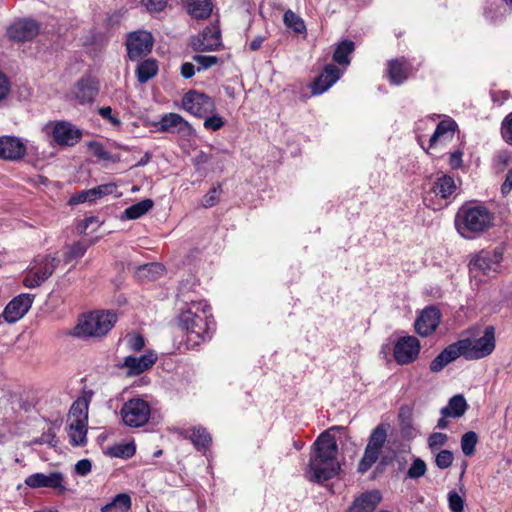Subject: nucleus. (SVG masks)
Listing matches in <instances>:
<instances>
[{
  "mask_svg": "<svg viewBox=\"0 0 512 512\" xmlns=\"http://www.w3.org/2000/svg\"><path fill=\"white\" fill-rule=\"evenodd\" d=\"M387 431L388 426L386 424H379L372 430L364 454L358 464L357 471L359 473H366L376 463L386 443Z\"/></svg>",
  "mask_w": 512,
  "mask_h": 512,
  "instance_id": "nucleus-6",
  "label": "nucleus"
},
{
  "mask_svg": "<svg viewBox=\"0 0 512 512\" xmlns=\"http://www.w3.org/2000/svg\"><path fill=\"white\" fill-rule=\"evenodd\" d=\"M195 66L190 62H185L181 65V75L185 79H189L195 74Z\"/></svg>",
  "mask_w": 512,
  "mask_h": 512,
  "instance_id": "nucleus-59",
  "label": "nucleus"
},
{
  "mask_svg": "<svg viewBox=\"0 0 512 512\" xmlns=\"http://www.w3.org/2000/svg\"><path fill=\"white\" fill-rule=\"evenodd\" d=\"M461 356L467 360H478L490 355L495 349V329L487 326L482 337L471 340L461 339L456 342Z\"/></svg>",
  "mask_w": 512,
  "mask_h": 512,
  "instance_id": "nucleus-5",
  "label": "nucleus"
},
{
  "mask_svg": "<svg viewBox=\"0 0 512 512\" xmlns=\"http://www.w3.org/2000/svg\"><path fill=\"white\" fill-rule=\"evenodd\" d=\"M63 475L60 472H52L49 475L44 473H35L25 479V484L31 488H61Z\"/></svg>",
  "mask_w": 512,
  "mask_h": 512,
  "instance_id": "nucleus-21",
  "label": "nucleus"
},
{
  "mask_svg": "<svg viewBox=\"0 0 512 512\" xmlns=\"http://www.w3.org/2000/svg\"><path fill=\"white\" fill-rule=\"evenodd\" d=\"M183 435L189 438L198 450H206L212 441L210 434L203 427H194L190 431H185Z\"/></svg>",
  "mask_w": 512,
  "mask_h": 512,
  "instance_id": "nucleus-29",
  "label": "nucleus"
},
{
  "mask_svg": "<svg viewBox=\"0 0 512 512\" xmlns=\"http://www.w3.org/2000/svg\"><path fill=\"white\" fill-rule=\"evenodd\" d=\"M457 190L454 179L446 174L440 175L436 178L433 186V192L436 196L447 199L455 194Z\"/></svg>",
  "mask_w": 512,
  "mask_h": 512,
  "instance_id": "nucleus-28",
  "label": "nucleus"
},
{
  "mask_svg": "<svg viewBox=\"0 0 512 512\" xmlns=\"http://www.w3.org/2000/svg\"><path fill=\"white\" fill-rule=\"evenodd\" d=\"M410 67L405 59H394L388 63V77L392 84L400 85L409 76Z\"/></svg>",
  "mask_w": 512,
  "mask_h": 512,
  "instance_id": "nucleus-26",
  "label": "nucleus"
},
{
  "mask_svg": "<svg viewBox=\"0 0 512 512\" xmlns=\"http://www.w3.org/2000/svg\"><path fill=\"white\" fill-rule=\"evenodd\" d=\"M88 190L90 193L91 200L92 202H94L103 196L112 194L116 190V185L113 183L102 184Z\"/></svg>",
  "mask_w": 512,
  "mask_h": 512,
  "instance_id": "nucleus-44",
  "label": "nucleus"
},
{
  "mask_svg": "<svg viewBox=\"0 0 512 512\" xmlns=\"http://www.w3.org/2000/svg\"><path fill=\"white\" fill-rule=\"evenodd\" d=\"M220 45V32L215 28H205L200 36L192 42L195 51H213Z\"/></svg>",
  "mask_w": 512,
  "mask_h": 512,
  "instance_id": "nucleus-22",
  "label": "nucleus"
},
{
  "mask_svg": "<svg viewBox=\"0 0 512 512\" xmlns=\"http://www.w3.org/2000/svg\"><path fill=\"white\" fill-rule=\"evenodd\" d=\"M478 437L473 431L466 432L461 438V448L466 456H472L475 453V446L477 444Z\"/></svg>",
  "mask_w": 512,
  "mask_h": 512,
  "instance_id": "nucleus-41",
  "label": "nucleus"
},
{
  "mask_svg": "<svg viewBox=\"0 0 512 512\" xmlns=\"http://www.w3.org/2000/svg\"><path fill=\"white\" fill-rule=\"evenodd\" d=\"M284 24L293 29L297 33H301L305 30L304 21L293 11L287 10L283 16Z\"/></svg>",
  "mask_w": 512,
  "mask_h": 512,
  "instance_id": "nucleus-40",
  "label": "nucleus"
},
{
  "mask_svg": "<svg viewBox=\"0 0 512 512\" xmlns=\"http://www.w3.org/2000/svg\"><path fill=\"white\" fill-rule=\"evenodd\" d=\"M193 61L197 63L198 66L196 70L200 72L218 64L219 58L212 55H194Z\"/></svg>",
  "mask_w": 512,
  "mask_h": 512,
  "instance_id": "nucleus-43",
  "label": "nucleus"
},
{
  "mask_svg": "<svg viewBox=\"0 0 512 512\" xmlns=\"http://www.w3.org/2000/svg\"><path fill=\"white\" fill-rule=\"evenodd\" d=\"M92 468L91 461L88 459H81L75 465V472L78 475L85 476L87 475Z\"/></svg>",
  "mask_w": 512,
  "mask_h": 512,
  "instance_id": "nucleus-57",
  "label": "nucleus"
},
{
  "mask_svg": "<svg viewBox=\"0 0 512 512\" xmlns=\"http://www.w3.org/2000/svg\"><path fill=\"white\" fill-rule=\"evenodd\" d=\"M313 452L305 470V478L321 483L337 475L340 463L337 460L338 446L335 437L328 431L320 434L313 445Z\"/></svg>",
  "mask_w": 512,
  "mask_h": 512,
  "instance_id": "nucleus-1",
  "label": "nucleus"
},
{
  "mask_svg": "<svg viewBox=\"0 0 512 512\" xmlns=\"http://www.w3.org/2000/svg\"><path fill=\"white\" fill-rule=\"evenodd\" d=\"M11 90V84L6 75L0 72V103L5 100Z\"/></svg>",
  "mask_w": 512,
  "mask_h": 512,
  "instance_id": "nucleus-55",
  "label": "nucleus"
},
{
  "mask_svg": "<svg viewBox=\"0 0 512 512\" xmlns=\"http://www.w3.org/2000/svg\"><path fill=\"white\" fill-rule=\"evenodd\" d=\"M160 132L176 133L183 139H190L195 135L192 125L180 114H164L158 122Z\"/></svg>",
  "mask_w": 512,
  "mask_h": 512,
  "instance_id": "nucleus-12",
  "label": "nucleus"
},
{
  "mask_svg": "<svg viewBox=\"0 0 512 512\" xmlns=\"http://www.w3.org/2000/svg\"><path fill=\"white\" fill-rule=\"evenodd\" d=\"M150 404L139 397L129 399L120 409L123 424L130 428H139L146 425L150 419Z\"/></svg>",
  "mask_w": 512,
  "mask_h": 512,
  "instance_id": "nucleus-7",
  "label": "nucleus"
},
{
  "mask_svg": "<svg viewBox=\"0 0 512 512\" xmlns=\"http://www.w3.org/2000/svg\"><path fill=\"white\" fill-rule=\"evenodd\" d=\"M213 10L211 0H188L187 11L195 19L208 18Z\"/></svg>",
  "mask_w": 512,
  "mask_h": 512,
  "instance_id": "nucleus-30",
  "label": "nucleus"
},
{
  "mask_svg": "<svg viewBox=\"0 0 512 512\" xmlns=\"http://www.w3.org/2000/svg\"><path fill=\"white\" fill-rule=\"evenodd\" d=\"M99 114L114 126H119L121 124L120 119L112 115V108L110 106L100 108Z\"/></svg>",
  "mask_w": 512,
  "mask_h": 512,
  "instance_id": "nucleus-56",
  "label": "nucleus"
},
{
  "mask_svg": "<svg viewBox=\"0 0 512 512\" xmlns=\"http://www.w3.org/2000/svg\"><path fill=\"white\" fill-rule=\"evenodd\" d=\"M493 220V214L486 206L466 203L456 214L455 226L462 237L472 239L488 230Z\"/></svg>",
  "mask_w": 512,
  "mask_h": 512,
  "instance_id": "nucleus-3",
  "label": "nucleus"
},
{
  "mask_svg": "<svg viewBox=\"0 0 512 512\" xmlns=\"http://www.w3.org/2000/svg\"><path fill=\"white\" fill-rule=\"evenodd\" d=\"M449 163L453 168L460 167L462 163V153L460 151L453 152L450 155Z\"/></svg>",
  "mask_w": 512,
  "mask_h": 512,
  "instance_id": "nucleus-61",
  "label": "nucleus"
},
{
  "mask_svg": "<svg viewBox=\"0 0 512 512\" xmlns=\"http://www.w3.org/2000/svg\"><path fill=\"white\" fill-rule=\"evenodd\" d=\"M33 444H48L51 447H55L58 443L56 438V434L53 429H48V431L42 433V435L38 438L32 440Z\"/></svg>",
  "mask_w": 512,
  "mask_h": 512,
  "instance_id": "nucleus-51",
  "label": "nucleus"
},
{
  "mask_svg": "<svg viewBox=\"0 0 512 512\" xmlns=\"http://www.w3.org/2000/svg\"><path fill=\"white\" fill-rule=\"evenodd\" d=\"M26 154L24 143L17 137H0V158L4 160L17 161Z\"/></svg>",
  "mask_w": 512,
  "mask_h": 512,
  "instance_id": "nucleus-19",
  "label": "nucleus"
},
{
  "mask_svg": "<svg viewBox=\"0 0 512 512\" xmlns=\"http://www.w3.org/2000/svg\"><path fill=\"white\" fill-rule=\"evenodd\" d=\"M88 148L93 155H95L99 159L107 160L110 158L109 153L106 151L104 146L99 143L92 141L88 144Z\"/></svg>",
  "mask_w": 512,
  "mask_h": 512,
  "instance_id": "nucleus-54",
  "label": "nucleus"
},
{
  "mask_svg": "<svg viewBox=\"0 0 512 512\" xmlns=\"http://www.w3.org/2000/svg\"><path fill=\"white\" fill-rule=\"evenodd\" d=\"M126 341L128 348L136 352L140 351L145 345L143 336L139 334H128Z\"/></svg>",
  "mask_w": 512,
  "mask_h": 512,
  "instance_id": "nucleus-53",
  "label": "nucleus"
},
{
  "mask_svg": "<svg viewBox=\"0 0 512 512\" xmlns=\"http://www.w3.org/2000/svg\"><path fill=\"white\" fill-rule=\"evenodd\" d=\"M182 107L185 111L198 118H204L216 111L214 100L210 96L196 90H190L185 93L182 98Z\"/></svg>",
  "mask_w": 512,
  "mask_h": 512,
  "instance_id": "nucleus-9",
  "label": "nucleus"
},
{
  "mask_svg": "<svg viewBox=\"0 0 512 512\" xmlns=\"http://www.w3.org/2000/svg\"><path fill=\"white\" fill-rule=\"evenodd\" d=\"M204 118L205 120L203 126L207 130L218 131L225 125L224 118L215 112L210 113L208 116Z\"/></svg>",
  "mask_w": 512,
  "mask_h": 512,
  "instance_id": "nucleus-42",
  "label": "nucleus"
},
{
  "mask_svg": "<svg viewBox=\"0 0 512 512\" xmlns=\"http://www.w3.org/2000/svg\"><path fill=\"white\" fill-rule=\"evenodd\" d=\"M222 192L221 185L212 187L202 198L201 204L205 208H210L216 205L219 200V196Z\"/></svg>",
  "mask_w": 512,
  "mask_h": 512,
  "instance_id": "nucleus-45",
  "label": "nucleus"
},
{
  "mask_svg": "<svg viewBox=\"0 0 512 512\" xmlns=\"http://www.w3.org/2000/svg\"><path fill=\"white\" fill-rule=\"evenodd\" d=\"M340 78V70L333 64L325 66L323 72L314 80L311 88L313 94H322Z\"/></svg>",
  "mask_w": 512,
  "mask_h": 512,
  "instance_id": "nucleus-20",
  "label": "nucleus"
},
{
  "mask_svg": "<svg viewBox=\"0 0 512 512\" xmlns=\"http://www.w3.org/2000/svg\"><path fill=\"white\" fill-rule=\"evenodd\" d=\"M453 454L449 450H441L437 453L435 463L439 469H447L453 463Z\"/></svg>",
  "mask_w": 512,
  "mask_h": 512,
  "instance_id": "nucleus-50",
  "label": "nucleus"
},
{
  "mask_svg": "<svg viewBox=\"0 0 512 512\" xmlns=\"http://www.w3.org/2000/svg\"><path fill=\"white\" fill-rule=\"evenodd\" d=\"M401 433L404 437L408 438H413L416 435L415 429L409 423L402 424Z\"/></svg>",
  "mask_w": 512,
  "mask_h": 512,
  "instance_id": "nucleus-62",
  "label": "nucleus"
},
{
  "mask_svg": "<svg viewBox=\"0 0 512 512\" xmlns=\"http://www.w3.org/2000/svg\"><path fill=\"white\" fill-rule=\"evenodd\" d=\"M512 190V168L507 172L506 179L504 183L501 185V192L504 195H507Z\"/></svg>",
  "mask_w": 512,
  "mask_h": 512,
  "instance_id": "nucleus-60",
  "label": "nucleus"
},
{
  "mask_svg": "<svg viewBox=\"0 0 512 512\" xmlns=\"http://www.w3.org/2000/svg\"><path fill=\"white\" fill-rule=\"evenodd\" d=\"M426 463L420 459L416 458L407 471V476L411 479H417L422 477L426 473Z\"/></svg>",
  "mask_w": 512,
  "mask_h": 512,
  "instance_id": "nucleus-46",
  "label": "nucleus"
},
{
  "mask_svg": "<svg viewBox=\"0 0 512 512\" xmlns=\"http://www.w3.org/2000/svg\"><path fill=\"white\" fill-rule=\"evenodd\" d=\"M502 259L503 252L501 249L482 250L470 260V271H478L487 276L494 275L498 273Z\"/></svg>",
  "mask_w": 512,
  "mask_h": 512,
  "instance_id": "nucleus-10",
  "label": "nucleus"
},
{
  "mask_svg": "<svg viewBox=\"0 0 512 512\" xmlns=\"http://www.w3.org/2000/svg\"><path fill=\"white\" fill-rule=\"evenodd\" d=\"M59 260L51 256H37L23 279L27 288H36L45 282L58 266Z\"/></svg>",
  "mask_w": 512,
  "mask_h": 512,
  "instance_id": "nucleus-8",
  "label": "nucleus"
},
{
  "mask_svg": "<svg viewBox=\"0 0 512 512\" xmlns=\"http://www.w3.org/2000/svg\"><path fill=\"white\" fill-rule=\"evenodd\" d=\"M99 91V82L93 77L81 78L75 87V96L80 103L92 102Z\"/></svg>",
  "mask_w": 512,
  "mask_h": 512,
  "instance_id": "nucleus-23",
  "label": "nucleus"
},
{
  "mask_svg": "<svg viewBox=\"0 0 512 512\" xmlns=\"http://www.w3.org/2000/svg\"><path fill=\"white\" fill-rule=\"evenodd\" d=\"M467 410V402L462 395H455L450 400L447 406L441 409V415L444 417H460Z\"/></svg>",
  "mask_w": 512,
  "mask_h": 512,
  "instance_id": "nucleus-31",
  "label": "nucleus"
},
{
  "mask_svg": "<svg viewBox=\"0 0 512 512\" xmlns=\"http://www.w3.org/2000/svg\"><path fill=\"white\" fill-rule=\"evenodd\" d=\"M39 33V25L32 19H20L12 23L7 29L10 40L24 42L33 39Z\"/></svg>",
  "mask_w": 512,
  "mask_h": 512,
  "instance_id": "nucleus-17",
  "label": "nucleus"
},
{
  "mask_svg": "<svg viewBox=\"0 0 512 512\" xmlns=\"http://www.w3.org/2000/svg\"><path fill=\"white\" fill-rule=\"evenodd\" d=\"M460 350L455 343L447 346L435 359L430 363V371L433 373H438L443 370L445 366L449 363L455 361L458 357H460Z\"/></svg>",
  "mask_w": 512,
  "mask_h": 512,
  "instance_id": "nucleus-25",
  "label": "nucleus"
},
{
  "mask_svg": "<svg viewBox=\"0 0 512 512\" xmlns=\"http://www.w3.org/2000/svg\"><path fill=\"white\" fill-rule=\"evenodd\" d=\"M209 160H210V156H209L208 154H206L205 152L200 151V152L195 156V158L193 159V163H194L195 165H201V164H205V163H207Z\"/></svg>",
  "mask_w": 512,
  "mask_h": 512,
  "instance_id": "nucleus-63",
  "label": "nucleus"
},
{
  "mask_svg": "<svg viewBox=\"0 0 512 512\" xmlns=\"http://www.w3.org/2000/svg\"><path fill=\"white\" fill-rule=\"evenodd\" d=\"M153 201L151 199H144L136 204H133L126 208L122 215L121 219H127V220H135L140 217H142L144 214H146L149 210L153 208Z\"/></svg>",
  "mask_w": 512,
  "mask_h": 512,
  "instance_id": "nucleus-32",
  "label": "nucleus"
},
{
  "mask_svg": "<svg viewBox=\"0 0 512 512\" xmlns=\"http://www.w3.org/2000/svg\"><path fill=\"white\" fill-rule=\"evenodd\" d=\"M440 319L441 313L438 308L434 306L426 307L415 321L416 333L422 337L431 335L439 326Z\"/></svg>",
  "mask_w": 512,
  "mask_h": 512,
  "instance_id": "nucleus-16",
  "label": "nucleus"
},
{
  "mask_svg": "<svg viewBox=\"0 0 512 512\" xmlns=\"http://www.w3.org/2000/svg\"><path fill=\"white\" fill-rule=\"evenodd\" d=\"M70 418L74 421H88V402L83 399H77L70 408Z\"/></svg>",
  "mask_w": 512,
  "mask_h": 512,
  "instance_id": "nucleus-38",
  "label": "nucleus"
},
{
  "mask_svg": "<svg viewBox=\"0 0 512 512\" xmlns=\"http://www.w3.org/2000/svg\"><path fill=\"white\" fill-rule=\"evenodd\" d=\"M50 134L53 141L60 146H74L82 137L81 131L67 121H59L52 124Z\"/></svg>",
  "mask_w": 512,
  "mask_h": 512,
  "instance_id": "nucleus-15",
  "label": "nucleus"
},
{
  "mask_svg": "<svg viewBox=\"0 0 512 512\" xmlns=\"http://www.w3.org/2000/svg\"><path fill=\"white\" fill-rule=\"evenodd\" d=\"M34 301V295L22 293L14 297L5 307L2 317L7 323H16L29 311Z\"/></svg>",
  "mask_w": 512,
  "mask_h": 512,
  "instance_id": "nucleus-14",
  "label": "nucleus"
},
{
  "mask_svg": "<svg viewBox=\"0 0 512 512\" xmlns=\"http://www.w3.org/2000/svg\"><path fill=\"white\" fill-rule=\"evenodd\" d=\"M456 126V122L450 118L439 122L430 138V147H433L437 142H446L451 140Z\"/></svg>",
  "mask_w": 512,
  "mask_h": 512,
  "instance_id": "nucleus-27",
  "label": "nucleus"
},
{
  "mask_svg": "<svg viewBox=\"0 0 512 512\" xmlns=\"http://www.w3.org/2000/svg\"><path fill=\"white\" fill-rule=\"evenodd\" d=\"M87 421L71 420L69 425L70 442L74 446L84 445L86 442Z\"/></svg>",
  "mask_w": 512,
  "mask_h": 512,
  "instance_id": "nucleus-34",
  "label": "nucleus"
},
{
  "mask_svg": "<svg viewBox=\"0 0 512 512\" xmlns=\"http://www.w3.org/2000/svg\"><path fill=\"white\" fill-rule=\"evenodd\" d=\"M87 248L88 245L81 241L73 243L72 245H67L64 248V261L69 263L75 259L81 258L85 254Z\"/></svg>",
  "mask_w": 512,
  "mask_h": 512,
  "instance_id": "nucleus-37",
  "label": "nucleus"
},
{
  "mask_svg": "<svg viewBox=\"0 0 512 512\" xmlns=\"http://www.w3.org/2000/svg\"><path fill=\"white\" fill-rule=\"evenodd\" d=\"M420 349V341L415 336L400 337L394 345V359L399 365L410 364L418 358Z\"/></svg>",
  "mask_w": 512,
  "mask_h": 512,
  "instance_id": "nucleus-11",
  "label": "nucleus"
},
{
  "mask_svg": "<svg viewBox=\"0 0 512 512\" xmlns=\"http://www.w3.org/2000/svg\"><path fill=\"white\" fill-rule=\"evenodd\" d=\"M146 8L149 12H160L166 5L168 0H131Z\"/></svg>",
  "mask_w": 512,
  "mask_h": 512,
  "instance_id": "nucleus-48",
  "label": "nucleus"
},
{
  "mask_svg": "<svg viewBox=\"0 0 512 512\" xmlns=\"http://www.w3.org/2000/svg\"><path fill=\"white\" fill-rule=\"evenodd\" d=\"M179 325L187 333V346L195 348L211 339L215 323L205 301H192L179 315Z\"/></svg>",
  "mask_w": 512,
  "mask_h": 512,
  "instance_id": "nucleus-2",
  "label": "nucleus"
},
{
  "mask_svg": "<svg viewBox=\"0 0 512 512\" xmlns=\"http://www.w3.org/2000/svg\"><path fill=\"white\" fill-rule=\"evenodd\" d=\"M158 72V64L154 59H146L140 62L136 68V76L140 83H146Z\"/></svg>",
  "mask_w": 512,
  "mask_h": 512,
  "instance_id": "nucleus-35",
  "label": "nucleus"
},
{
  "mask_svg": "<svg viewBox=\"0 0 512 512\" xmlns=\"http://www.w3.org/2000/svg\"><path fill=\"white\" fill-rule=\"evenodd\" d=\"M354 51V42L344 40L340 42L333 54V60L339 65H348L350 63L349 55Z\"/></svg>",
  "mask_w": 512,
  "mask_h": 512,
  "instance_id": "nucleus-36",
  "label": "nucleus"
},
{
  "mask_svg": "<svg viewBox=\"0 0 512 512\" xmlns=\"http://www.w3.org/2000/svg\"><path fill=\"white\" fill-rule=\"evenodd\" d=\"M381 501V494L374 490L363 493L349 508L348 512H374Z\"/></svg>",
  "mask_w": 512,
  "mask_h": 512,
  "instance_id": "nucleus-24",
  "label": "nucleus"
},
{
  "mask_svg": "<svg viewBox=\"0 0 512 512\" xmlns=\"http://www.w3.org/2000/svg\"><path fill=\"white\" fill-rule=\"evenodd\" d=\"M135 445L133 443H122L111 446L107 449V454L115 458H130L135 454Z\"/></svg>",
  "mask_w": 512,
  "mask_h": 512,
  "instance_id": "nucleus-39",
  "label": "nucleus"
},
{
  "mask_svg": "<svg viewBox=\"0 0 512 512\" xmlns=\"http://www.w3.org/2000/svg\"><path fill=\"white\" fill-rule=\"evenodd\" d=\"M117 316L111 311H94L79 319L73 335L79 338L103 337L114 326Z\"/></svg>",
  "mask_w": 512,
  "mask_h": 512,
  "instance_id": "nucleus-4",
  "label": "nucleus"
},
{
  "mask_svg": "<svg viewBox=\"0 0 512 512\" xmlns=\"http://www.w3.org/2000/svg\"><path fill=\"white\" fill-rule=\"evenodd\" d=\"M448 503L451 512H464V500L457 492L448 494Z\"/></svg>",
  "mask_w": 512,
  "mask_h": 512,
  "instance_id": "nucleus-52",
  "label": "nucleus"
},
{
  "mask_svg": "<svg viewBox=\"0 0 512 512\" xmlns=\"http://www.w3.org/2000/svg\"><path fill=\"white\" fill-rule=\"evenodd\" d=\"M264 40H265V38H264L263 36H260V35L256 36V37H255V38L250 42V45H249L250 49H251L252 51H256V50H258V49L262 46V44H263Z\"/></svg>",
  "mask_w": 512,
  "mask_h": 512,
  "instance_id": "nucleus-64",
  "label": "nucleus"
},
{
  "mask_svg": "<svg viewBox=\"0 0 512 512\" xmlns=\"http://www.w3.org/2000/svg\"><path fill=\"white\" fill-rule=\"evenodd\" d=\"M84 202H92L89 190L81 191L80 193L72 196L69 200L70 204H80Z\"/></svg>",
  "mask_w": 512,
  "mask_h": 512,
  "instance_id": "nucleus-58",
  "label": "nucleus"
},
{
  "mask_svg": "<svg viewBox=\"0 0 512 512\" xmlns=\"http://www.w3.org/2000/svg\"><path fill=\"white\" fill-rule=\"evenodd\" d=\"M131 505V497L127 493H119L101 508V512H128Z\"/></svg>",
  "mask_w": 512,
  "mask_h": 512,
  "instance_id": "nucleus-33",
  "label": "nucleus"
},
{
  "mask_svg": "<svg viewBox=\"0 0 512 512\" xmlns=\"http://www.w3.org/2000/svg\"><path fill=\"white\" fill-rule=\"evenodd\" d=\"M448 440L446 434L441 432H434L428 438V446L432 452L443 447Z\"/></svg>",
  "mask_w": 512,
  "mask_h": 512,
  "instance_id": "nucleus-49",
  "label": "nucleus"
},
{
  "mask_svg": "<svg viewBox=\"0 0 512 512\" xmlns=\"http://www.w3.org/2000/svg\"><path fill=\"white\" fill-rule=\"evenodd\" d=\"M501 136L507 144L512 145V111L502 120Z\"/></svg>",
  "mask_w": 512,
  "mask_h": 512,
  "instance_id": "nucleus-47",
  "label": "nucleus"
},
{
  "mask_svg": "<svg viewBox=\"0 0 512 512\" xmlns=\"http://www.w3.org/2000/svg\"><path fill=\"white\" fill-rule=\"evenodd\" d=\"M126 47L130 60L136 61L151 52L153 37L143 30L132 32L127 38Z\"/></svg>",
  "mask_w": 512,
  "mask_h": 512,
  "instance_id": "nucleus-13",
  "label": "nucleus"
},
{
  "mask_svg": "<svg viewBox=\"0 0 512 512\" xmlns=\"http://www.w3.org/2000/svg\"><path fill=\"white\" fill-rule=\"evenodd\" d=\"M156 360L157 355L153 352H148L139 357L127 356L118 367L126 369V375L129 377L137 376L150 369Z\"/></svg>",
  "mask_w": 512,
  "mask_h": 512,
  "instance_id": "nucleus-18",
  "label": "nucleus"
}]
</instances>
